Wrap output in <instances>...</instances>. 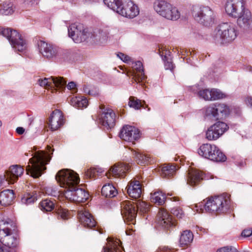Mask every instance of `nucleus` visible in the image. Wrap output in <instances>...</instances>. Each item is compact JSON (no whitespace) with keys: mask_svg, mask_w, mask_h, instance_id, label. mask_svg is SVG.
<instances>
[{"mask_svg":"<svg viewBox=\"0 0 252 252\" xmlns=\"http://www.w3.org/2000/svg\"><path fill=\"white\" fill-rule=\"evenodd\" d=\"M247 0H227L225 5L226 13L237 18L238 25L244 30L252 29V15L245 7Z\"/></svg>","mask_w":252,"mask_h":252,"instance_id":"obj_1","label":"nucleus"},{"mask_svg":"<svg viewBox=\"0 0 252 252\" xmlns=\"http://www.w3.org/2000/svg\"><path fill=\"white\" fill-rule=\"evenodd\" d=\"M15 227V223L11 220L0 219V242L7 247L4 248V250L11 252H16V248L18 244L17 238L12 233Z\"/></svg>","mask_w":252,"mask_h":252,"instance_id":"obj_2","label":"nucleus"},{"mask_svg":"<svg viewBox=\"0 0 252 252\" xmlns=\"http://www.w3.org/2000/svg\"><path fill=\"white\" fill-rule=\"evenodd\" d=\"M51 159V156L48 152L38 151L35 152L33 157L29 159V164L26 167L27 174H31L33 178H38L46 169V165Z\"/></svg>","mask_w":252,"mask_h":252,"instance_id":"obj_3","label":"nucleus"},{"mask_svg":"<svg viewBox=\"0 0 252 252\" xmlns=\"http://www.w3.org/2000/svg\"><path fill=\"white\" fill-rule=\"evenodd\" d=\"M68 35L76 43H80L88 40L89 38L93 41H100L102 39H106L105 33L100 30H96L93 32H88L84 29L82 24L80 23H74L69 26L68 28Z\"/></svg>","mask_w":252,"mask_h":252,"instance_id":"obj_4","label":"nucleus"},{"mask_svg":"<svg viewBox=\"0 0 252 252\" xmlns=\"http://www.w3.org/2000/svg\"><path fill=\"white\" fill-rule=\"evenodd\" d=\"M235 25L230 22L219 24L215 29L213 35L214 40L221 44H227L232 42L237 36Z\"/></svg>","mask_w":252,"mask_h":252,"instance_id":"obj_5","label":"nucleus"},{"mask_svg":"<svg viewBox=\"0 0 252 252\" xmlns=\"http://www.w3.org/2000/svg\"><path fill=\"white\" fill-rule=\"evenodd\" d=\"M205 210L212 213H224L230 207V195L226 193L208 198L203 205Z\"/></svg>","mask_w":252,"mask_h":252,"instance_id":"obj_6","label":"nucleus"},{"mask_svg":"<svg viewBox=\"0 0 252 252\" xmlns=\"http://www.w3.org/2000/svg\"><path fill=\"white\" fill-rule=\"evenodd\" d=\"M204 118L207 120H217L227 117L230 112L229 107L223 103H216L203 108Z\"/></svg>","mask_w":252,"mask_h":252,"instance_id":"obj_7","label":"nucleus"},{"mask_svg":"<svg viewBox=\"0 0 252 252\" xmlns=\"http://www.w3.org/2000/svg\"><path fill=\"white\" fill-rule=\"evenodd\" d=\"M192 13L195 21L205 26H210L215 23L216 14L208 6H194Z\"/></svg>","mask_w":252,"mask_h":252,"instance_id":"obj_8","label":"nucleus"},{"mask_svg":"<svg viewBox=\"0 0 252 252\" xmlns=\"http://www.w3.org/2000/svg\"><path fill=\"white\" fill-rule=\"evenodd\" d=\"M198 153L203 158L216 162L224 161L226 159L218 147L209 143L202 144L198 150Z\"/></svg>","mask_w":252,"mask_h":252,"instance_id":"obj_9","label":"nucleus"},{"mask_svg":"<svg viewBox=\"0 0 252 252\" xmlns=\"http://www.w3.org/2000/svg\"><path fill=\"white\" fill-rule=\"evenodd\" d=\"M154 9L160 16L165 18L176 20L180 17V13L176 7L166 1L158 0L154 3Z\"/></svg>","mask_w":252,"mask_h":252,"instance_id":"obj_10","label":"nucleus"},{"mask_svg":"<svg viewBox=\"0 0 252 252\" xmlns=\"http://www.w3.org/2000/svg\"><path fill=\"white\" fill-rule=\"evenodd\" d=\"M56 179L61 187L64 188V190L77 185L80 181L78 175L74 171L68 169L59 171L56 175Z\"/></svg>","mask_w":252,"mask_h":252,"instance_id":"obj_11","label":"nucleus"},{"mask_svg":"<svg viewBox=\"0 0 252 252\" xmlns=\"http://www.w3.org/2000/svg\"><path fill=\"white\" fill-rule=\"evenodd\" d=\"M121 214L125 221L129 223L126 233L127 235H131L134 231L133 225L135 223L136 211L134 207L131 206L128 202H124L121 204Z\"/></svg>","mask_w":252,"mask_h":252,"instance_id":"obj_12","label":"nucleus"},{"mask_svg":"<svg viewBox=\"0 0 252 252\" xmlns=\"http://www.w3.org/2000/svg\"><path fill=\"white\" fill-rule=\"evenodd\" d=\"M0 32L7 38L13 48L16 50L22 52L26 49L27 47L26 41L16 31H12L8 28L2 29H0Z\"/></svg>","mask_w":252,"mask_h":252,"instance_id":"obj_13","label":"nucleus"},{"mask_svg":"<svg viewBox=\"0 0 252 252\" xmlns=\"http://www.w3.org/2000/svg\"><path fill=\"white\" fill-rule=\"evenodd\" d=\"M99 108L102 111L99 118L100 124L104 129H111L115 125V113L111 109L105 108L104 105H101Z\"/></svg>","mask_w":252,"mask_h":252,"instance_id":"obj_14","label":"nucleus"},{"mask_svg":"<svg viewBox=\"0 0 252 252\" xmlns=\"http://www.w3.org/2000/svg\"><path fill=\"white\" fill-rule=\"evenodd\" d=\"M77 186L64 190V195L67 199L71 201L85 202L89 198V193L85 189L77 188Z\"/></svg>","mask_w":252,"mask_h":252,"instance_id":"obj_15","label":"nucleus"},{"mask_svg":"<svg viewBox=\"0 0 252 252\" xmlns=\"http://www.w3.org/2000/svg\"><path fill=\"white\" fill-rule=\"evenodd\" d=\"M228 129L227 125L222 122H217L210 126L206 132V138L210 141L216 140Z\"/></svg>","mask_w":252,"mask_h":252,"instance_id":"obj_16","label":"nucleus"},{"mask_svg":"<svg viewBox=\"0 0 252 252\" xmlns=\"http://www.w3.org/2000/svg\"><path fill=\"white\" fill-rule=\"evenodd\" d=\"M139 13L138 6L130 0H125L118 12L120 15L130 19L135 17Z\"/></svg>","mask_w":252,"mask_h":252,"instance_id":"obj_17","label":"nucleus"},{"mask_svg":"<svg viewBox=\"0 0 252 252\" xmlns=\"http://www.w3.org/2000/svg\"><path fill=\"white\" fill-rule=\"evenodd\" d=\"M39 85L41 87L46 88H49L56 87L59 89L64 88L66 84L63 77H51L50 78H44L43 79H39L38 80Z\"/></svg>","mask_w":252,"mask_h":252,"instance_id":"obj_18","label":"nucleus"},{"mask_svg":"<svg viewBox=\"0 0 252 252\" xmlns=\"http://www.w3.org/2000/svg\"><path fill=\"white\" fill-rule=\"evenodd\" d=\"M119 135L125 141L133 142L139 138V130L134 126H126L123 127Z\"/></svg>","mask_w":252,"mask_h":252,"instance_id":"obj_19","label":"nucleus"},{"mask_svg":"<svg viewBox=\"0 0 252 252\" xmlns=\"http://www.w3.org/2000/svg\"><path fill=\"white\" fill-rule=\"evenodd\" d=\"M64 123L63 117L62 112L56 109L51 114L48 125L52 131L58 129Z\"/></svg>","mask_w":252,"mask_h":252,"instance_id":"obj_20","label":"nucleus"},{"mask_svg":"<svg viewBox=\"0 0 252 252\" xmlns=\"http://www.w3.org/2000/svg\"><path fill=\"white\" fill-rule=\"evenodd\" d=\"M24 171V168L20 165H12L5 172L4 178L9 183L13 184L23 174Z\"/></svg>","mask_w":252,"mask_h":252,"instance_id":"obj_21","label":"nucleus"},{"mask_svg":"<svg viewBox=\"0 0 252 252\" xmlns=\"http://www.w3.org/2000/svg\"><path fill=\"white\" fill-rule=\"evenodd\" d=\"M38 47L40 53L44 58L52 59L57 55L56 48L50 44L43 41H40L38 43Z\"/></svg>","mask_w":252,"mask_h":252,"instance_id":"obj_22","label":"nucleus"},{"mask_svg":"<svg viewBox=\"0 0 252 252\" xmlns=\"http://www.w3.org/2000/svg\"><path fill=\"white\" fill-rule=\"evenodd\" d=\"M157 220L158 224L164 228H168L174 225L170 215L163 209L159 210Z\"/></svg>","mask_w":252,"mask_h":252,"instance_id":"obj_23","label":"nucleus"},{"mask_svg":"<svg viewBox=\"0 0 252 252\" xmlns=\"http://www.w3.org/2000/svg\"><path fill=\"white\" fill-rule=\"evenodd\" d=\"M107 243L103 248L102 252H123V247L121 241L110 237L107 238Z\"/></svg>","mask_w":252,"mask_h":252,"instance_id":"obj_24","label":"nucleus"},{"mask_svg":"<svg viewBox=\"0 0 252 252\" xmlns=\"http://www.w3.org/2000/svg\"><path fill=\"white\" fill-rule=\"evenodd\" d=\"M127 192L130 197L137 199L141 197L142 192V186L139 181H131L128 185Z\"/></svg>","mask_w":252,"mask_h":252,"instance_id":"obj_25","label":"nucleus"},{"mask_svg":"<svg viewBox=\"0 0 252 252\" xmlns=\"http://www.w3.org/2000/svg\"><path fill=\"white\" fill-rule=\"evenodd\" d=\"M80 222L85 227L92 228L95 226V221L88 211H80L78 215Z\"/></svg>","mask_w":252,"mask_h":252,"instance_id":"obj_26","label":"nucleus"},{"mask_svg":"<svg viewBox=\"0 0 252 252\" xmlns=\"http://www.w3.org/2000/svg\"><path fill=\"white\" fill-rule=\"evenodd\" d=\"M203 178L202 173L199 171L196 170H191L189 171L187 179V184L193 186L198 184Z\"/></svg>","mask_w":252,"mask_h":252,"instance_id":"obj_27","label":"nucleus"},{"mask_svg":"<svg viewBox=\"0 0 252 252\" xmlns=\"http://www.w3.org/2000/svg\"><path fill=\"white\" fill-rule=\"evenodd\" d=\"M14 198L13 191L11 189H5L0 193V204L2 206H7L11 204Z\"/></svg>","mask_w":252,"mask_h":252,"instance_id":"obj_28","label":"nucleus"},{"mask_svg":"<svg viewBox=\"0 0 252 252\" xmlns=\"http://www.w3.org/2000/svg\"><path fill=\"white\" fill-rule=\"evenodd\" d=\"M132 154L133 158L138 164L145 165L151 161V158L148 155L143 154L139 150H132Z\"/></svg>","mask_w":252,"mask_h":252,"instance_id":"obj_29","label":"nucleus"},{"mask_svg":"<svg viewBox=\"0 0 252 252\" xmlns=\"http://www.w3.org/2000/svg\"><path fill=\"white\" fill-rule=\"evenodd\" d=\"M129 169V167L128 165L121 163L116 164L113 167L110 169V171L113 176L123 177Z\"/></svg>","mask_w":252,"mask_h":252,"instance_id":"obj_30","label":"nucleus"},{"mask_svg":"<svg viewBox=\"0 0 252 252\" xmlns=\"http://www.w3.org/2000/svg\"><path fill=\"white\" fill-rule=\"evenodd\" d=\"M193 240V234L190 230H185L181 234L179 244L181 247L188 246Z\"/></svg>","mask_w":252,"mask_h":252,"instance_id":"obj_31","label":"nucleus"},{"mask_svg":"<svg viewBox=\"0 0 252 252\" xmlns=\"http://www.w3.org/2000/svg\"><path fill=\"white\" fill-rule=\"evenodd\" d=\"M174 165L164 164L161 166L160 174L163 178L170 177L176 172Z\"/></svg>","mask_w":252,"mask_h":252,"instance_id":"obj_32","label":"nucleus"},{"mask_svg":"<svg viewBox=\"0 0 252 252\" xmlns=\"http://www.w3.org/2000/svg\"><path fill=\"white\" fill-rule=\"evenodd\" d=\"M101 193L106 197H113L117 194V191L112 185L108 184L102 187Z\"/></svg>","mask_w":252,"mask_h":252,"instance_id":"obj_33","label":"nucleus"},{"mask_svg":"<svg viewBox=\"0 0 252 252\" xmlns=\"http://www.w3.org/2000/svg\"><path fill=\"white\" fill-rule=\"evenodd\" d=\"M70 104L77 108H86L88 105V101L86 98L75 97L70 100Z\"/></svg>","mask_w":252,"mask_h":252,"instance_id":"obj_34","label":"nucleus"},{"mask_svg":"<svg viewBox=\"0 0 252 252\" xmlns=\"http://www.w3.org/2000/svg\"><path fill=\"white\" fill-rule=\"evenodd\" d=\"M125 0H103L104 3L110 9L118 12Z\"/></svg>","mask_w":252,"mask_h":252,"instance_id":"obj_35","label":"nucleus"},{"mask_svg":"<svg viewBox=\"0 0 252 252\" xmlns=\"http://www.w3.org/2000/svg\"><path fill=\"white\" fill-rule=\"evenodd\" d=\"M13 3L11 0H8L4 2L1 5L0 9V13L1 14L5 15H8L12 14L14 12V8H13Z\"/></svg>","mask_w":252,"mask_h":252,"instance_id":"obj_36","label":"nucleus"},{"mask_svg":"<svg viewBox=\"0 0 252 252\" xmlns=\"http://www.w3.org/2000/svg\"><path fill=\"white\" fill-rule=\"evenodd\" d=\"M151 200L153 202L159 205H162L165 200V195L161 191H156L151 193Z\"/></svg>","mask_w":252,"mask_h":252,"instance_id":"obj_37","label":"nucleus"},{"mask_svg":"<svg viewBox=\"0 0 252 252\" xmlns=\"http://www.w3.org/2000/svg\"><path fill=\"white\" fill-rule=\"evenodd\" d=\"M133 67L137 71L138 81H140L139 80H141V81L144 80L146 78V76L145 75L143 64L141 62H136Z\"/></svg>","mask_w":252,"mask_h":252,"instance_id":"obj_38","label":"nucleus"},{"mask_svg":"<svg viewBox=\"0 0 252 252\" xmlns=\"http://www.w3.org/2000/svg\"><path fill=\"white\" fill-rule=\"evenodd\" d=\"M124 202H128L130 203L131 206L134 207L136 211V215H137V209L140 210L141 211L143 212H146L148 210L149 206L148 204L145 203L144 202H140L137 203H134L133 202H131L130 201L126 200L123 201L121 205Z\"/></svg>","mask_w":252,"mask_h":252,"instance_id":"obj_39","label":"nucleus"},{"mask_svg":"<svg viewBox=\"0 0 252 252\" xmlns=\"http://www.w3.org/2000/svg\"><path fill=\"white\" fill-rule=\"evenodd\" d=\"M40 208L43 211H51L55 208V204L52 201L45 199L40 202Z\"/></svg>","mask_w":252,"mask_h":252,"instance_id":"obj_40","label":"nucleus"},{"mask_svg":"<svg viewBox=\"0 0 252 252\" xmlns=\"http://www.w3.org/2000/svg\"><path fill=\"white\" fill-rule=\"evenodd\" d=\"M197 94L200 98L205 100H212L211 90L207 89H203L199 91Z\"/></svg>","mask_w":252,"mask_h":252,"instance_id":"obj_41","label":"nucleus"},{"mask_svg":"<svg viewBox=\"0 0 252 252\" xmlns=\"http://www.w3.org/2000/svg\"><path fill=\"white\" fill-rule=\"evenodd\" d=\"M128 105L130 107H132L135 109H139L141 107L144 108L142 102L138 99H135L134 97H130L128 102Z\"/></svg>","mask_w":252,"mask_h":252,"instance_id":"obj_42","label":"nucleus"},{"mask_svg":"<svg viewBox=\"0 0 252 252\" xmlns=\"http://www.w3.org/2000/svg\"><path fill=\"white\" fill-rule=\"evenodd\" d=\"M36 200V196L34 195L27 193L22 197L21 202L26 205H29L33 203Z\"/></svg>","mask_w":252,"mask_h":252,"instance_id":"obj_43","label":"nucleus"},{"mask_svg":"<svg viewBox=\"0 0 252 252\" xmlns=\"http://www.w3.org/2000/svg\"><path fill=\"white\" fill-rule=\"evenodd\" d=\"M212 100L223 98L225 97V94L220 90L216 89H211Z\"/></svg>","mask_w":252,"mask_h":252,"instance_id":"obj_44","label":"nucleus"},{"mask_svg":"<svg viewBox=\"0 0 252 252\" xmlns=\"http://www.w3.org/2000/svg\"><path fill=\"white\" fill-rule=\"evenodd\" d=\"M57 214H58L59 217H60L63 220H67L68 219V213L67 211L62 208L61 207L59 208L57 210Z\"/></svg>","mask_w":252,"mask_h":252,"instance_id":"obj_45","label":"nucleus"},{"mask_svg":"<svg viewBox=\"0 0 252 252\" xmlns=\"http://www.w3.org/2000/svg\"><path fill=\"white\" fill-rule=\"evenodd\" d=\"M217 252H238V251L234 247L227 246L218 249Z\"/></svg>","mask_w":252,"mask_h":252,"instance_id":"obj_46","label":"nucleus"},{"mask_svg":"<svg viewBox=\"0 0 252 252\" xmlns=\"http://www.w3.org/2000/svg\"><path fill=\"white\" fill-rule=\"evenodd\" d=\"M171 213L178 218H182L184 215L182 210L179 207H175L171 209Z\"/></svg>","mask_w":252,"mask_h":252,"instance_id":"obj_47","label":"nucleus"},{"mask_svg":"<svg viewBox=\"0 0 252 252\" xmlns=\"http://www.w3.org/2000/svg\"><path fill=\"white\" fill-rule=\"evenodd\" d=\"M86 176L89 178H95L98 176L96 173V168H92L88 169L86 172Z\"/></svg>","mask_w":252,"mask_h":252,"instance_id":"obj_48","label":"nucleus"},{"mask_svg":"<svg viewBox=\"0 0 252 252\" xmlns=\"http://www.w3.org/2000/svg\"><path fill=\"white\" fill-rule=\"evenodd\" d=\"M117 57L120 58L122 61L125 63H127L130 60V57L124 54L123 53L119 52L117 54Z\"/></svg>","mask_w":252,"mask_h":252,"instance_id":"obj_49","label":"nucleus"},{"mask_svg":"<svg viewBox=\"0 0 252 252\" xmlns=\"http://www.w3.org/2000/svg\"><path fill=\"white\" fill-rule=\"evenodd\" d=\"M45 193L49 195L56 196L58 193L57 191L50 187H46L45 189Z\"/></svg>","mask_w":252,"mask_h":252,"instance_id":"obj_50","label":"nucleus"},{"mask_svg":"<svg viewBox=\"0 0 252 252\" xmlns=\"http://www.w3.org/2000/svg\"><path fill=\"white\" fill-rule=\"evenodd\" d=\"M164 66L166 69H169L171 71L173 70L174 67L172 62L167 59L164 61Z\"/></svg>","mask_w":252,"mask_h":252,"instance_id":"obj_51","label":"nucleus"},{"mask_svg":"<svg viewBox=\"0 0 252 252\" xmlns=\"http://www.w3.org/2000/svg\"><path fill=\"white\" fill-rule=\"evenodd\" d=\"M252 235V230L251 229H244L241 233L242 236L244 237H248Z\"/></svg>","mask_w":252,"mask_h":252,"instance_id":"obj_52","label":"nucleus"},{"mask_svg":"<svg viewBox=\"0 0 252 252\" xmlns=\"http://www.w3.org/2000/svg\"><path fill=\"white\" fill-rule=\"evenodd\" d=\"M68 90H72L74 92H76V84L75 82L71 81L68 83L66 86Z\"/></svg>","mask_w":252,"mask_h":252,"instance_id":"obj_53","label":"nucleus"},{"mask_svg":"<svg viewBox=\"0 0 252 252\" xmlns=\"http://www.w3.org/2000/svg\"><path fill=\"white\" fill-rule=\"evenodd\" d=\"M16 131L18 134L22 135L24 133L25 129L23 127H18Z\"/></svg>","mask_w":252,"mask_h":252,"instance_id":"obj_54","label":"nucleus"},{"mask_svg":"<svg viewBox=\"0 0 252 252\" xmlns=\"http://www.w3.org/2000/svg\"><path fill=\"white\" fill-rule=\"evenodd\" d=\"M83 89L84 92L87 94H88L91 90L90 86L86 85H84Z\"/></svg>","mask_w":252,"mask_h":252,"instance_id":"obj_55","label":"nucleus"},{"mask_svg":"<svg viewBox=\"0 0 252 252\" xmlns=\"http://www.w3.org/2000/svg\"><path fill=\"white\" fill-rule=\"evenodd\" d=\"M90 95H96L98 94V92L96 90H90L89 93L88 94Z\"/></svg>","mask_w":252,"mask_h":252,"instance_id":"obj_56","label":"nucleus"},{"mask_svg":"<svg viewBox=\"0 0 252 252\" xmlns=\"http://www.w3.org/2000/svg\"><path fill=\"white\" fill-rule=\"evenodd\" d=\"M247 101L248 104L250 105L252 107V98H248Z\"/></svg>","mask_w":252,"mask_h":252,"instance_id":"obj_57","label":"nucleus"},{"mask_svg":"<svg viewBox=\"0 0 252 252\" xmlns=\"http://www.w3.org/2000/svg\"><path fill=\"white\" fill-rule=\"evenodd\" d=\"M102 172V169L96 168V173L98 174V176H99Z\"/></svg>","mask_w":252,"mask_h":252,"instance_id":"obj_58","label":"nucleus"},{"mask_svg":"<svg viewBox=\"0 0 252 252\" xmlns=\"http://www.w3.org/2000/svg\"><path fill=\"white\" fill-rule=\"evenodd\" d=\"M2 181H3L2 178L0 177V186L2 185Z\"/></svg>","mask_w":252,"mask_h":252,"instance_id":"obj_59","label":"nucleus"},{"mask_svg":"<svg viewBox=\"0 0 252 252\" xmlns=\"http://www.w3.org/2000/svg\"><path fill=\"white\" fill-rule=\"evenodd\" d=\"M35 0H25V2H27V3L29 2H32L33 1H35Z\"/></svg>","mask_w":252,"mask_h":252,"instance_id":"obj_60","label":"nucleus"},{"mask_svg":"<svg viewBox=\"0 0 252 252\" xmlns=\"http://www.w3.org/2000/svg\"><path fill=\"white\" fill-rule=\"evenodd\" d=\"M50 149H51V147L47 146V150L49 151V152H50Z\"/></svg>","mask_w":252,"mask_h":252,"instance_id":"obj_61","label":"nucleus"},{"mask_svg":"<svg viewBox=\"0 0 252 252\" xmlns=\"http://www.w3.org/2000/svg\"><path fill=\"white\" fill-rule=\"evenodd\" d=\"M250 71L252 72V67H251L250 69Z\"/></svg>","mask_w":252,"mask_h":252,"instance_id":"obj_62","label":"nucleus"},{"mask_svg":"<svg viewBox=\"0 0 252 252\" xmlns=\"http://www.w3.org/2000/svg\"><path fill=\"white\" fill-rule=\"evenodd\" d=\"M2 125V122L1 121H0V126Z\"/></svg>","mask_w":252,"mask_h":252,"instance_id":"obj_63","label":"nucleus"},{"mask_svg":"<svg viewBox=\"0 0 252 252\" xmlns=\"http://www.w3.org/2000/svg\"><path fill=\"white\" fill-rule=\"evenodd\" d=\"M53 151H54L53 150H52V152H53ZM52 153H53V152H52ZM51 154H52V153H51Z\"/></svg>","mask_w":252,"mask_h":252,"instance_id":"obj_64","label":"nucleus"}]
</instances>
